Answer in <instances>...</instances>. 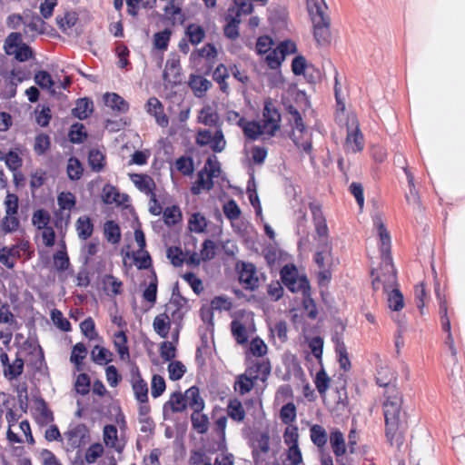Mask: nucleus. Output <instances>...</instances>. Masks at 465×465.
Masks as SVG:
<instances>
[{
	"label": "nucleus",
	"instance_id": "nucleus-56",
	"mask_svg": "<svg viewBox=\"0 0 465 465\" xmlns=\"http://www.w3.org/2000/svg\"><path fill=\"white\" fill-rule=\"evenodd\" d=\"M280 417L283 423L289 424L296 419V407L292 402L283 405L280 411Z\"/></svg>",
	"mask_w": 465,
	"mask_h": 465
},
{
	"label": "nucleus",
	"instance_id": "nucleus-23",
	"mask_svg": "<svg viewBox=\"0 0 465 465\" xmlns=\"http://www.w3.org/2000/svg\"><path fill=\"white\" fill-rule=\"evenodd\" d=\"M75 229L78 234V237L81 240H87L90 238L94 232V223L91 219L87 216H81L77 219L75 223Z\"/></svg>",
	"mask_w": 465,
	"mask_h": 465
},
{
	"label": "nucleus",
	"instance_id": "nucleus-35",
	"mask_svg": "<svg viewBox=\"0 0 465 465\" xmlns=\"http://www.w3.org/2000/svg\"><path fill=\"white\" fill-rule=\"evenodd\" d=\"M0 324H7L13 330H18L20 328L18 322L7 303L0 306Z\"/></svg>",
	"mask_w": 465,
	"mask_h": 465
},
{
	"label": "nucleus",
	"instance_id": "nucleus-41",
	"mask_svg": "<svg viewBox=\"0 0 465 465\" xmlns=\"http://www.w3.org/2000/svg\"><path fill=\"white\" fill-rule=\"evenodd\" d=\"M207 226L206 218L200 213H193L189 219V229L192 232L200 233L204 232Z\"/></svg>",
	"mask_w": 465,
	"mask_h": 465
},
{
	"label": "nucleus",
	"instance_id": "nucleus-6",
	"mask_svg": "<svg viewBox=\"0 0 465 465\" xmlns=\"http://www.w3.org/2000/svg\"><path fill=\"white\" fill-rule=\"evenodd\" d=\"M281 279L283 284L292 292H309L311 290L310 282L306 276H298L294 266L285 265L281 270Z\"/></svg>",
	"mask_w": 465,
	"mask_h": 465
},
{
	"label": "nucleus",
	"instance_id": "nucleus-16",
	"mask_svg": "<svg viewBox=\"0 0 465 465\" xmlns=\"http://www.w3.org/2000/svg\"><path fill=\"white\" fill-rule=\"evenodd\" d=\"M188 84L193 94L198 98L203 97L213 85L212 82L203 75L193 74H190Z\"/></svg>",
	"mask_w": 465,
	"mask_h": 465
},
{
	"label": "nucleus",
	"instance_id": "nucleus-47",
	"mask_svg": "<svg viewBox=\"0 0 465 465\" xmlns=\"http://www.w3.org/2000/svg\"><path fill=\"white\" fill-rule=\"evenodd\" d=\"M308 69L307 61L302 55L296 56L292 63V70L295 75L303 74L306 78L308 77L309 82H313L306 74V70Z\"/></svg>",
	"mask_w": 465,
	"mask_h": 465
},
{
	"label": "nucleus",
	"instance_id": "nucleus-64",
	"mask_svg": "<svg viewBox=\"0 0 465 465\" xmlns=\"http://www.w3.org/2000/svg\"><path fill=\"white\" fill-rule=\"evenodd\" d=\"M104 453V447L101 443L92 444L85 452V460L87 463L92 464L101 457Z\"/></svg>",
	"mask_w": 465,
	"mask_h": 465
},
{
	"label": "nucleus",
	"instance_id": "nucleus-34",
	"mask_svg": "<svg viewBox=\"0 0 465 465\" xmlns=\"http://www.w3.org/2000/svg\"><path fill=\"white\" fill-rule=\"evenodd\" d=\"M104 236L106 240L116 244L121 240V230L119 225L114 221H106L104 226Z\"/></svg>",
	"mask_w": 465,
	"mask_h": 465
},
{
	"label": "nucleus",
	"instance_id": "nucleus-63",
	"mask_svg": "<svg viewBox=\"0 0 465 465\" xmlns=\"http://www.w3.org/2000/svg\"><path fill=\"white\" fill-rule=\"evenodd\" d=\"M51 318L54 322V323L63 331H68L71 330V323L70 322L64 317L63 313L59 311L54 309L51 312Z\"/></svg>",
	"mask_w": 465,
	"mask_h": 465
},
{
	"label": "nucleus",
	"instance_id": "nucleus-15",
	"mask_svg": "<svg viewBox=\"0 0 465 465\" xmlns=\"http://www.w3.org/2000/svg\"><path fill=\"white\" fill-rule=\"evenodd\" d=\"M187 407L184 396L179 392H173L169 401H167L163 407V418L166 420L168 418V412L171 411L172 412H182Z\"/></svg>",
	"mask_w": 465,
	"mask_h": 465
},
{
	"label": "nucleus",
	"instance_id": "nucleus-5",
	"mask_svg": "<svg viewBox=\"0 0 465 465\" xmlns=\"http://www.w3.org/2000/svg\"><path fill=\"white\" fill-rule=\"evenodd\" d=\"M347 135L344 143L346 153H357L364 148V138L359 126V122L354 114H350L347 118Z\"/></svg>",
	"mask_w": 465,
	"mask_h": 465
},
{
	"label": "nucleus",
	"instance_id": "nucleus-29",
	"mask_svg": "<svg viewBox=\"0 0 465 465\" xmlns=\"http://www.w3.org/2000/svg\"><path fill=\"white\" fill-rule=\"evenodd\" d=\"M102 198L104 203L112 204L117 203L121 204L124 199H126L127 196L124 194H121L114 186L107 184L103 189Z\"/></svg>",
	"mask_w": 465,
	"mask_h": 465
},
{
	"label": "nucleus",
	"instance_id": "nucleus-60",
	"mask_svg": "<svg viewBox=\"0 0 465 465\" xmlns=\"http://www.w3.org/2000/svg\"><path fill=\"white\" fill-rule=\"evenodd\" d=\"M232 333L237 342L242 344L247 341L246 329L242 323L238 321H232L231 324Z\"/></svg>",
	"mask_w": 465,
	"mask_h": 465
},
{
	"label": "nucleus",
	"instance_id": "nucleus-2",
	"mask_svg": "<svg viewBox=\"0 0 465 465\" xmlns=\"http://www.w3.org/2000/svg\"><path fill=\"white\" fill-rule=\"evenodd\" d=\"M374 225L378 229L381 245V263L380 272L372 281L374 289H378L382 284L384 292H388L391 288L397 285V275L391 255V237L384 223L380 218L374 220Z\"/></svg>",
	"mask_w": 465,
	"mask_h": 465
},
{
	"label": "nucleus",
	"instance_id": "nucleus-58",
	"mask_svg": "<svg viewBox=\"0 0 465 465\" xmlns=\"http://www.w3.org/2000/svg\"><path fill=\"white\" fill-rule=\"evenodd\" d=\"M223 209L224 215L231 222H233V221L239 219V217L241 215V209L234 200L228 201L223 205Z\"/></svg>",
	"mask_w": 465,
	"mask_h": 465
},
{
	"label": "nucleus",
	"instance_id": "nucleus-37",
	"mask_svg": "<svg viewBox=\"0 0 465 465\" xmlns=\"http://www.w3.org/2000/svg\"><path fill=\"white\" fill-rule=\"evenodd\" d=\"M88 163L93 171H102L104 167V153L97 149H92L88 154Z\"/></svg>",
	"mask_w": 465,
	"mask_h": 465
},
{
	"label": "nucleus",
	"instance_id": "nucleus-17",
	"mask_svg": "<svg viewBox=\"0 0 465 465\" xmlns=\"http://www.w3.org/2000/svg\"><path fill=\"white\" fill-rule=\"evenodd\" d=\"M239 281L245 285L246 289L255 290L258 287L255 266L252 263H243L239 272Z\"/></svg>",
	"mask_w": 465,
	"mask_h": 465
},
{
	"label": "nucleus",
	"instance_id": "nucleus-4",
	"mask_svg": "<svg viewBox=\"0 0 465 465\" xmlns=\"http://www.w3.org/2000/svg\"><path fill=\"white\" fill-rule=\"evenodd\" d=\"M6 54L14 55L18 62H26L35 57L33 49L22 41L21 33L13 32L7 35L4 43Z\"/></svg>",
	"mask_w": 465,
	"mask_h": 465
},
{
	"label": "nucleus",
	"instance_id": "nucleus-1",
	"mask_svg": "<svg viewBox=\"0 0 465 465\" xmlns=\"http://www.w3.org/2000/svg\"><path fill=\"white\" fill-rule=\"evenodd\" d=\"M395 380L394 373L387 367H381L376 376V382L381 387L387 388V400L383 404L385 418V435L391 445L394 443L400 447L404 441L405 425L401 419V398L398 396L397 389L391 385Z\"/></svg>",
	"mask_w": 465,
	"mask_h": 465
},
{
	"label": "nucleus",
	"instance_id": "nucleus-32",
	"mask_svg": "<svg viewBox=\"0 0 465 465\" xmlns=\"http://www.w3.org/2000/svg\"><path fill=\"white\" fill-rule=\"evenodd\" d=\"M330 442L337 457L342 456L345 453L346 445L344 436L339 430L331 432Z\"/></svg>",
	"mask_w": 465,
	"mask_h": 465
},
{
	"label": "nucleus",
	"instance_id": "nucleus-10",
	"mask_svg": "<svg viewBox=\"0 0 465 465\" xmlns=\"http://www.w3.org/2000/svg\"><path fill=\"white\" fill-rule=\"evenodd\" d=\"M181 66L177 54H171L166 61L163 78L165 82L176 84L180 83Z\"/></svg>",
	"mask_w": 465,
	"mask_h": 465
},
{
	"label": "nucleus",
	"instance_id": "nucleus-27",
	"mask_svg": "<svg viewBox=\"0 0 465 465\" xmlns=\"http://www.w3.org/2000/svg\"><path fill=\"white\" fill-rule=\"evenodd\" d=\"M93 112V101L88 98H80L76 101L75 107L72 113L80 120L86 119Z\"/></svg>",
	"mask_w": 465,
	"mask_h": 465
},
{
	"label": "nucleus",
	"instance_id": "nucleus-36",
	"mask_svg": "<svg viewBox=\"0 0 465 465\" xmlns=\"http://www.w3.org/2000/svg\"><path fill=\"white\" fill-rule=\"evenodd\" d=\"M112 352L104 347L96 345L91 351L93 361L99 365L106 364L112 361Z\"/></svg>",
	"mask_w": 465,
	"mask_h": 465
},
{
	"label": "nucleus",
	"instance_id": "nucleus-22",
	"mask_svg": "<svg viewBox=\"0 0 465 465\" xmlns=\"http://www.w3.org/2000/svg\"><path fill=\"white\" fill-rule=\"evenodd\" d=\"M213 186V179L207 175L206 168H203L198 172L197 179L191 191L193 194L198 195L201 193L202 190H210Z\"/></svg>",
	"mask_w": 465,
	"mask_h": 465
},
{
	"label": "nucleus",
	"instance_id": "nucleus-25",
	"mask_svg": "<svg viewBox=\"0 0 465 465\" xmlns=\"http://www.w3.org/2000/svg\"><path fill=\"white\" fill-rule=\"evenodd\" d=\"M184 399L186 404L189 405L193 411L194 410H203L204 401L200 396L199 389L195 386H193L185 391Z\"/></svg>",
	"mask_w": 465,
	"mask_h": 465
},
{
	"label": "nucleus",
	"instance_id": "nucleus-19",
	"mask_svg": "<svg viewBox=\"0 0 465 465\" xmlns=\"http://www.w3.org/2000/svg\"><path fill=\"white\" fill-rule=\"evenodd\" d=\"M25 26V33L35 32L37 35H42L45 30V22L36 14L25 15L24 23Z\"/></svg>",
	"mask_w": 465,
	"mask_h": 465
},
{
	"label": "nucleus",
	"instance_id": "nucleus-53",
	"mask_svg": "<svg viewBox=\"0 0 465 465\" xmlns=\"http://www.w3.org/2000/svg\"><path fill=\"white\" fill-rule=\"evenodd\" d=\"M49 220L50 215L48 212L44 209L35 211L32 217L33 224L39 230L48 227L47 224L49 223Z\"/></svg>",
	"mask_w": 465,
	"mask_h": 465
},
{
	"label": "nucleus",
	"instance_id": "nucleus-59",
	"mask_svg": "<svg viewBox=\"0 0 465 465\" xmlns=\"http://www.w3.org/2000/svg\"><path fill=\"white\" fill-rule=\"evenodd\" d=\"M87 350L84 343H76L72 351L70 361L75 365L83 363L84 359L86 357Z\"/></svg>",
	"mask_w": 465,
	"mask_h": 465
},
{
	"label": "nucleus",
	"instance_id": "nucleus-57",
	"mask_svg": "<svg viewBox=\"0 0 465 465\" xmlns=\"http://www.w3.org/2000/svg\"><path fill=\"white\" fill-rule=\"evenodd\" d=\"M212 150L214 153H221L226 147V140L224 138L222 129H217L213 134V139L210 143Z\"/></svg>",
	"mask_w": 465,
	"mask_h": 465
},
{
	"label": "nucleus",
	"instance_id": "nucleus-52",
	"mask_svg": "<svg viewBox=\"0 0 465 465\" xmlns=\"http://www.w3.org/2000/svg\"><path fill=\"white\" fill-rule=\"evenodd\" d=\"M57 203L62 210H72L75 205V197L70 192H62L57 197Z\"/></svg>",
	"mask_w": 465,
	"mask_h": 465
},
{
	"label": "nucleus",
	"instance_id": "nucleus-11",
	"mask_svg": "<svg viewBox=\"0 0 465 465\" xmlns=\"http://www.w3.org/2000/svg\"><path fill=\"white\" fill-rule=\"evenodd\" d=\"M132 182L143 193L150 196L151 203H156L154 181L147 174L133 173L130 175Z\"/></svg>",
	"mask_w": 465,
	"mask_h": 465
},
{
	"label": "nucleus",
	"instance_id": "nucleus-40",
	"mask_svg": "<svg viewBox=\"0 0 465 465\" xmlns=\"http://www.w3.org/2000/svg\"><path fill=\"white\" fill-rule=\"evenodd\" d=\"M66 171L69 179L76 181L81 178L84 169L80 161L77 158L71 157L68 160Z\"/></svg>",
	"mask_w": 465,
	"mask_h": 465
},
{
	"label": "nucleus",
	"instance_id": "nucleus-26",
	"mask_svg": "<svg viewBox=\"0 0 465 465\" xmlns=\"http://www.w3.org/2000/svg\"><path fill=\"white\" fill-rule=\"evenodd\" d=\"M230 76L229 67H226L223 64H218L213 74V80L220 85V89L223 93H229V85L226 80Z\"/></svg>",
	"mask_w": 465,
	"mask_h": 465
},
{
	"label": "nucleus",
	"instance_id": "nucleus-21",
	"mask_svg": "<svg viewBox=\"0 0 465 465\" xmlns=\"http://www.w3.org/2000/svg\"><path fill=\"white\" fill-rule=\"evenodd\" d=\"M227 415L236 422H242L245 419V411L241 401L236 398L230 399L226 408Z\"/></svg>",
	"mask_w": 465,
	"mask_h": 465
},
{
	"label": "nucleus",
	"instance_id": "nucleus-31",
	"mask_svg": "<svg viewBox=\"0 0 465 465\" xmlns=\"http://www.w3.org/2000/svg\"><path fill=\"white\" fill-rule=\"evenodd\" d=\"M185 35L189 42L193 45H199L205 38L204 29L196 24L188 25L185 28Z\"/></svg>",
	"mask_w": 465,
	"mask_h": 465
},
{
	"label": "nucleus",
	"instance_id": "nucleus-38",
	"mask_svg": "<svg viewBox=\"0 0 465 465\" xmlns=\"http://www.w3.org/2000/svg\"><path fill=\"white\" fill-rule=\"evenodd\" d=\"M311 439L312 441L318 447H322L326 444L328 440V435L325 429L318 424H315L311 427Z\"/></svg>",
	"mask_w": 465,
	"mask_h": 465
},
{
	"label": "nucleus",
	"instance_id": "nucleus-62",
	"mask_svg": "<svg viewBox=\"0 0 465 465\" xmlns=\"http://www.w3.org/2000/svg\"><path fill=\"white\" fill-rule=\"evenodd\" d=\"M283 60V54H282L281 51H278L277 48L269 51L265 56V61L271 69L279 68Z\"/></svg>",
	"mask_w": 465,
	"mask_h": 465
},
{
	"label": "nucleus",
	"instance_id": "nucleus-42",
	"mask_svg": "<svg viewBox=\"0 0 465 465\" xmlns=\"http://www.w3.org/2000/svg\"><path fill=\"white\" fill-rule=\"evenodd\" d=\"M63 250L57 251L54 254V265L59 272H64L70 265L69 257L65 251V245H63Z\"/></svg>",
	"mask_w": 465,
	"mask_h": 465
},
{
	"label": "nucleus",
	"instance_id": "nucleus-55",
	"mask_svg": "<svg viewBox=\"0 0 465 465\" xmlns=\"http://www.w3.org/2000/svg\"><path fill=\"white\" fill-rule=\"evenodd\" d=\"M50 147V137L47 134H40L35 140L34 150L36 154L42 155L46 153Z\"/></svg>",
	"mask_w": 465,
	"mask_h": 465
},
{
	"label": "nucleus",
	"instance_id": "nucleus-24",
	"mask_svg": "<svg viewBox=\"0 0 465 465\" xmlns=\"http://www.w3.org/2000/svg\"><path fill=\"white\" fill-rule=\"evenodd\" d=\"M202 411L194 410L191 415L192 426L199 434L206 433L209 429V419Z\"/></svg>",
	"mask_w": 465,
	"mask_h": 465
},
{
	"label": "nucleus",
	"instance_id": "nucleus-18",
	"mask_svg": "<svg viewBox=\"0 0 465 465\" xmlns=\"http://www.w3.org/2000/svg\"><path fill=\"white\" fill-rule=\"evenodd\" d=\"M246 372L255 381H264L271 373V364L265 360H256L247 368Z\"/></svg>",
	"mask_w": 465,
	"mask_h": 465
},
{
	"label": "nucleus",
	"instance_id": "nucleus-54",
	"mask_svg": "<svg viewBox=\"0 0 465 465\" xmlns=\"http://www.w3.org/2000/svg\"><path fill=\"white\" fill-rule=\"evenodd\" d=\"M217 246L215 242L210 239L205 240L203 242V248L201 250V256L203 262L213 260L216 255Z\"/></svg>",
	"mask_w": 465,
	"mask_h": 465
},
{
	"label": "nucleus",
	"instance_id": "nucleus-7",
	"mask_svg": "<svg viewBox=\"0 0 465 465\" xmlns=\"http://www.w3.org/2000/svg\"><path fill=\"white\" fill-rule=\"evenodd\" d=\"M281 114L272 100H266L261 121L263 132L269 137H273L281 128Z\"/></svg>",
	"mask_w": 465,
	"mask_h": 465
},
{
	"label": "nucleus",
	"instance_id": "nucleus-20",
	"mask_svg": "<svg viewBox=\"0 0 465 465\" xmlns=\"http://www.w3.org/2000/svg\"><path fill=\"white\" fill-rule=\"evenodd\" d=\"M106 106L118 113L124 114L129 110L128 103L115 93H107L104 96Z\"/></svg>",
	"mask_w": 465,
	"mask_h": 465
},
{
	"label": "nucleus",
	"instance_id": "nucleus-3",
	"mask_svg": "<svg viewBox=\"0 0 465 465\" xmlns=\"http://www.w3.org/2000/svg\"><path fill=\"white\" fill-rule=\"evenodd\" d=\"M307 8L312 25L314 38L321 45H327L331 40L330 17L326 14L327 5L324 0H307Z\"/></svg>",
	"mask_w": 465,
	"mask_h": 465
},
{
	"label": "nucleus",
	"instance_id": "nucleus-33",
	"mask_svg": "<svg viewBox=\"0 0 465 465\" xmlns=\"http://www.w3.org/2000/svg\"><path fill=\"white\" fill-rule=\"evenodd\" d=\"M254 379H252L246 371L239 375L234 383V389L241 395L250 392L254 386Z\"/></svg>",
	"mask_w": 465,
	"mask_h": 465
},
{
	"label": "nucleus",
	"instance_id": "nucleus-30",
	"mask_svg": "<svg viewBox=\"0 0 465 465\" xmlns=\"http://www.w3.org/2000/svg\"><path fill=\"white\" fill-rule=\"evenodd\" d=\"M114 344L121 360L129 358V348L127 346V337L124 331H120L114 335Z\"/></svg>",
	"mask_w": 465,
	"mask_h": 465
},
{
	"label": "nucleus",
	"instance_id": "nucleus-9",
	"mask_svg": "<svg viewBox=\"0 0 465 465\" xmlns=\"http://www.w3.org/2000/svg\"><path fill=\"white\" fill-rule=\"evenodd\" d=\"M309 207L312 214L315 232L319 237V242L328 241L329 230L321 205L317 203H311Z\"/></svg>",
	"mask_w": 465,
	"mask_h": 465
},
{
	"label": "nucleus",
	"instance_id": "nucleus-51",
	"mask_svg": "<svg viewBox=\"0 0 465 465\" xmlns=\"http://www.w3.org/2000/svg\"><path fill=\"white\" fill-rule=\"evenodd\" d=\"M185 371V366L179 361H171L168 365L169 378L172 381L182 379Z\"/></svg>",
	"mask_w": 465,
	"mask_h": 465
},
{
	"label": "nucleus",
	"instance_id": "nucleus-8",
	"mask_svg": "<svg viewBox=\"0 0 465 465\" xmlns=\"http://www.w3.org/2000/svg\"><path fill=\"white\" fill-rule=\"evenodd\" d=\"M66 451H74L85 446L90 440L89 430L84 424L70 426L64 432Z\"/></svg>",
	"mask_w": 465,
	"mask_h": 465
},
{
	"label": "nucleus",
	"instance_id": "nucleus-49",
	"mask_svg": "<svg viewBox=\"0 0 465 465\" xmlns=\"http://www.w3.org/2000/svg\"><path fill=\"white\" fill-rule=\"evenodd\" d=\"M171 30L164 29L163 31L157 32L153 35V44L155 48L159 50H166L171 37Z\"/></svg>",
	"mask_w": 465,
	"mask_h": 465
},
{
	"label": "nucleus",
	"instance_id": "nucleus-43",
	"mask_svg": "<svg viewBox=\"0 0 465 465\" xmlns=\"http://www.w3.org/2000/svg\"><path fill=\"white\" fill-rule=\"evenodd\" d=\"M175 167L181 173L186 176H191L194 172V164L191 157H179L175 162Z\"/></svg>",
	"mask_w": 465,
	"mask_h": 465
},
{
	"label": "nucleus",
	"instance_id": "nucleus-45",
	"mask_svg": "<svg viewBox=\"0 0 465 465\" xmlns=\"http://www.w3.org/2000/svg\"><path fill=\"white\" fill-rule=\"evenodd\" d=\"M84 130V126L83 124H79V123L74 124L71 126V130L69 132L70 141L73 143H83L87 137V134Z\"/></svg>",
	"mask_w": 465,
	"mask_h": 465
},
{
	"label": "nucleus",
	"instance_id": "nucleus-12",
	"mask_svg": "<svg viewBox=\"0 0 465 465\" xmlns=\"http://www.w3.org/2000/svg\"><path fill=\"white\" fill-rule=\"evenodd\" d=\"M313 260L320 269L331 266L332 261V245L329 241H323L318 243Z\"/></svg>",
	"mask_w": 465,
	"mask_h": 465
},
{
	"label": "nucleus",
	"instance_id": "nucleus-39",
	"mask_svg": "<svg viewBox=\"0 0 465 465\" xmlns=\"http://www.w3.org/2000/svg\"><path fill=\"white\" fill-rule=\"evenodd\" d=\"M24 364V360L17 356L13 363H9L8 366L5 369V376L9 380L16 379L23 373Z\"/></svg>",
	"mask_w": 465,
	"mask_h": 465
},
{
	"label": "nucleus",
	"instance_id": "nucleus-48",
	"mask_svg": "<svg viewBox=\"0 0 465 465\" xmlns=\"http://www.w3.org/2000/svg\"><path fill=\"white\" fill-rule=\"evenodd\" d=\"M218 114L210 106L203 107L200 112L199 119L205 125L213 126L218 122Z\"/></svg>",
	"mask_w": 465,
	"mask_h": 465
},
{
	"label": "nucleus",
	"instance_id": "nucleus-14",
	"mask_svg": "<svg viewBox=\"0 0 465 465\" xmlns=\"http://www.w3.org/2000/svg\"><path fill=\"white\" fill-rule=\"evenodd\" d=\"M237 125L242 127L244 135L252 141L257 140L261 135H266L261 122L246 121L242 117L238 119Z\"/></svg>",
	"mask_w": 465,
	"mask_h": 465
},
{
	"label": "nucleus",
	"instance_id": "nucleus-61",
	"mask_svg": "<svg viewBox=\"0 0 465 465\" xmlns=\"http://www.w3.org/2000/svg\"><path fill=\"white\" fill-rule=\"evenodd\" d=\"M164 12L166 15H170V18L173 20V24H175L177 21L183 23L184 20L182 9L174 5L173 0H170L168 5L164 7Z\"/></svg>",
	"mask_w": 465,
	"mask_h": 465
},
{
	"label": "nucleus",
	"instance_id": "nucleus-50",
	"mask_svg": "<svg viewBox=\"0 0 465 465\" xmlns=\"http://www.w3.org/2000/svg\"><path fill=\"white\" fill-rule=\"evenodd\" d=\"M314 382L318 392L324 395L330 386V378L323 369L317 372Z\"/></svg>",
	"mask_w": 465,
	"mask_h": 465
},
{
	"label": "nucleus",
	"instance_id": "nucleus-28",
	"mask_svg": "<svg viewBox=\"0 0 465 465\" xmlns=\"http://www.w3.org/2000/svg\"><path fill=\"white\" fill-rule=\"evenodd\" d=\"M170 326V317L166 313L157 315L153 322L154 331L162 338L167 337Z\"/></svg>",
	"mask_w": 465,
	"mask_h": 465
},
{
	"label": "nucleus",
	"instance_id": "nucleus-46",
	"mask_svg": "<svg viewBox=\"0 0 465 465\" xmlns=\"http://www.w3.org/2000/svg\"><path fill=\"white\" fill-rule=\"evenodd\" d=\"M391 292L388 296V302L391 309L393 311H400L404 306L403 296L401 292L396 288H391Z\"/></svg>",
	"mask_w": 465,
	"mask_h": 465
},
{
	"label": "nucleus",
	"instance_id": "nucleus-13",
	"mask_svg": "<svg viewBox=\"0 0 465 465\" xmlns=\"http://www.w3.org/2000/svg\"><path fill=\"white\" fill-rule=\"evenodd\" d=\"M132 388L135 399L140 403H146L148 401V386L146 381L142 379L138 368L132 371Z\"/></svg>",
	"mask_w": 465,
	"mask_h": 465
},
{
	"label": "nucleus",
	"instance_id": "nucleus-44",
	"mask_svg": "<svg viewBox=\"0 0 465 465\" xmlns=\"http://www.w3.org/2000/svg\"><path fill=\"white\" fill-rule=\"evenodd\" d=\"M302 306L310 319L314 320L317 318L318 310L314 300L311 297V291L302 293Z\"/></svg>",
	"mask_w": 465,
	"mask_h": 465
}]
</instances>
